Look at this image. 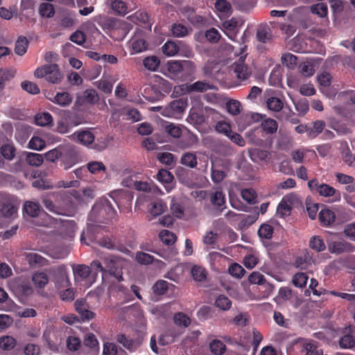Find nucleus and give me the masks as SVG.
I'll list each match as a JSON object with an SVG mask.
<instances>
[{
    "instance_id": "f257e3e1",
    "label": "nucleus",
    "mask_w": 355,
    "mask_h": 355,
    "mask_svg": "<svg viewBox=\"0 0 355 355\" xmlns=\"http://www.w3.org/2000/svg\"><path fill=\"white\" fill-rule=\"evenodd\" d=\"M80 242L87 245L96 243L108 250L115 249L114 242L107 234L106 227L100 225L88 224L87 230L80 235Z\"/></svg>"
},
{
    "instance_id": "f03ea898",
    "label": "nucleus",
    "mask_w": 355,
    "mask_h": 355,
    "mask_svg": "<svg viewBox=\"0 0 355 355\" xmlns=\"http://www.w3.org/2000/svg\"><path fill=\"white\" fill-rule=\"evenodd\" d=\"M327 243L330 253L340 254L355 251V246L341 237L338 233L331 234L327 239Z\"/></svg>"
},
{
    "instance_id": "7ed1b4c3",
    "label": "nucleus",
    "mask_w": 355,
    "mask_h": 355,
    "mask_svg": "<svg viewBox=\"0 0 355 355\" xmlns=\"http://www.w3.org/2000/svg\"><path fill=\"white\" fill-rule=\"evenodd\" d=\"M35 76L37 78H45L46 81L52 84H58L63 78L62 72L56 64H45L37 67L35 71Z\"/></svg>"
},
{
    "instance_id": "20e7f679",
    "label": "nucleus",
    "mask_w": 355,
    "mask_h": 355,
    "mask_svg": "<svg viewBox=\"0 0 355 355\" xmlns=\"http://www.w3.org/2000/svg\"><path fill=\"white\" fill-rule=\"evenodd\" d=\"M310 191L317 192L319 196L325 198H331V202H339L340 193L326 183H320L318 179L314 178L308 182Z\"/></svg>"
},
{
    "instance_id": "39448f33",
    "label": "nucleus",
    "mask_w": 355,
    "mask_h": 355,
    "mask_svg": "<svg viewBox=\"0 0 355 355\" xmlns=\"http://www.w3.org/2000/svg\"><path fill=\"white\" fill-rule=\"evenodd\" d=\"M110 197L116 203L118 208L123 213H129L132 210L133 194L131 191L120 189L111 192Z\"/></svg>"
},
{
    "instance_id": "423d86ee",
    "label": "nucleus",
    "mask_w": 355,
    "mask_h": 355,
    "mask_svg": "<svg viewBox=\"0 0 355 355\" xmlns=\"http://www.w3.org/2000/svg\"><path fill=\"white\" fill-rule=\"evenodd\" d=\"M116 341L126 350L134 352L140 347L144 341V335L141 333H135L132 336L124 334H119L116 336Z\"/></svg>"
},
{
    "instance_id": "0eeeda50",
    "label": "nucleus",
    "mask_w": 355,
    "mask_h": 355,
    "mask_svg": "<svg viewBox=\"0 0 355 355\" xmlns=\"http://www.w3.org/2000/svg\"><path fill=\"white\" fill-rule=\"evenodd\" d=\"M105 272L114 276L119 282L123 281L122 263L116 257L108 256L104 259Z\"/></svg>"
},
{
    "instance_id": "6e6552de",
    "label": "nucleus",
    "mask_w": 355,
    "mask_h": 355,
    "mask_svg": "<svg viewBox=\"0 0 355 355\" xmlns=\"http://www.w3.org/2000/svg\"><path fill=\"white\" fill-rule=\"evenodd\" d=\"M245 55H241L239 60L232 64L230 67L231 71H234L236 78L240 82L248 80L252 76V71L244 62Z\"/></svg>"
},
{
    "instance_id": "1a4fd4ad",
    "label": "nucleus",
    "mask_w": 355,
    "mask_h": 355,
    "mask_svg": "<svg viewBox=\"0 0 355 355\" xmlns=\"http://www.w3.org/2000/svg\"><path fill=\"white\" fill-rule=\"evenodd\" d=\"M187 98L173 100L164 109V112L169 117L178 118L187 107Z\"/></svg>"
},
{
    "instance_id": "9d476101",
    "label": "nucleus",
    "mask_w": 355,
    "mask_h": 355,
    "mask_svg": "<svg viewBox=\"0 0 355 355\" xmlns=\"http://www.w3.org/2000/svg\"><path fill=\"white\" fill-rule=\"evenodd\" d=\"M62 151L65 153H62L61 157V166L64 169L67 170L76 164V151L75 148L71 145L62 146Z\"/></svg>"
},
{
    "instance_id": "9b49d317",
    "label": "nucleus",
    "mask_w": 355,
    "mask_h": 355,
    "mask_svg": "<svg viewBox=\"0 0 355 355\" xmlns=\"http://www.w3.org/2000/svg\"><path fill=\"white\" fill-rule=\"evenodd\" d=\"M296 200L295 194H287L284 196L277 207V215L279 217L285 218L291 214L292 206Z\"/></svg>"
},
{
    "instance_id": "f8f14e48",
    "label": "nucleus",
    "mask_w": 355,
    "mask_h": 355,
    "mask_svg": "<svg viewBox=\"0 0 355 355\" xmlns=\"http://www.w3.org/2000/svg\"><path fill=\"white\" fill-rule=\"evenodd\" d=\"M74 306L76 311L83 322H87L94 318L95 314L89 310V304L85 300L82 298L76 300Z\"/></svg>"
},
{
    "instance_id": "ddd939ff",
    "label": "nucleus",
    "mask_w": 355,
    "mask_h": 355,
    "mask_svg": "<svg viewBox=\"0 0 355 355\" xmlns=\"http://www.w3.org/2000/svg\"><path fill=\"white\" fill-rule=\"evenodd\" d=\"M24 260L31 268L43 267L49 265V260L37 252H25L23 254Z\"/></svg>"
},
{
    "instance_id": "4468645a",
    "label": "nucleus",
    "mask_w": 355,
    "mask_h": 355,
    "mask_svg": "<svg viewBox=\"0 0 355 355\" xmlns=\"http://www.w3.org/2000/svg\"><path fill=\"white\" fill-rule=\"evenodd\" d=\"M35 1L33 0H21L19 8V19L29 20L33 16Z\"/></svg>"
},
{
    "instance_id": "2eb2a0df",
    "label": "nucleus",
    "mask_w": 355,
    "mask_h": 355,
    "mask_svg": "<svg viewBox=\"0 0 355 355\" xmlns=\"http://www.w3.org/2000/svg\"><path fill=\"white\" fill-rule=\"evenodd\" d=\"M56 199V196L54 194H48L42 197V204L44 206L46 211L62 215L64 209L58 205H55L53 200Z\"/></svg>"
},
{
    "instance_id": "dca6fc26",
    "label": "nucleus",
    "mask_w": 355,
    "mask_h": 355,
    "mask_svg": "<svg viewBox=\"0 0 355 355\" xmlns=\"http://www.w3.org/2000/svg\"><path fill=\"white\" fill-rule=\"evenodd\" d=\"M198 137L191 132L183 134L176 142V146L180 149L192 148L198 144Z\"/></svg>"
},
{
    "instance_id": "f3484780",
    "label": "nucleus",
    "mask_w": 355,
    "mask_h": 355,
    "mask_svg": "<svg viewBox=\"0 0 355 355\" xmlns=\"http://www.w3.org/2000/svg\"><path fill=\"white\" fill-rule=\"evenodd\" d=\"M76 138V141L85 146H91L94 141L93 133L88 130H80L72 135Z\"/></svg>"
},
{
    "instance_id": "a211bd4d",
    "label": "nucleus",
    "mask_w": 355,
    "mask_h": 355,
    "mask_svg": "<svg viewBox=\"0 0 355 355\" xmlns=\"http://www.w3.org/2000/svg\"><path fill=\"white\" fill-rule=\"evenodd\" d=\"M298 344L300 347L301 354L311 355L315 351H318V342L307 338H300Z\"/></svg>"
},
{
    "instance_id": "6ab92c4d",
    "label": "nucleus",
    "mask_w": 355,
    "mask_h": 355,
    "mask_svg": "<svg viewBox=\"0 0 355 355\" xmlns=\"http://www.w3.org/2000/svg\"><path fill=\"white\" fill-rule=\"evenodd\" d=\"M187 93L205 92L210 89H215V86L207 81H197L187 86Z\"/></svg>"
},
{
    "instance_id": "aec40b11",
    "label": "nucleus",
    "mask_w": 355,
    "mask_h": 355,
    "mask_svg": "<svg viewBox=\"0 0 355 355\" xmlns=\"http://www.w3.org/2000/svg\"><path fill=\"white\" fill-rule=\"evenodd\" d=\"M184 17L193 24V26H200L205 23V18L197 15L196 10L190 8L183 9Z\"/></svg>"
},
{
    "instance_id": "412c9836",
    "label": "nucleus",
    "mask_w": 355,
    "mask_h": 355,
    "mask_svg": "<svg viewBox=\"0 0 355 355\" xmlns=\"http://www.w3.org/2000/svg\"><path fill=\"white\" fill-rule=\"evenodd\" d=\"M94 21L105 31H109L114 29L116 25L114 19L105 15L94 17Z\"/></svg>"
},
{
    "instance_id": "4be33fe9",
    "label": "nucleus",
    "mask_w": 355,
    "mask_h": 355,
    "mask_svg": "<svg viewBox=\"0 0 355 355\" xmlns=\"http://www.w3.org/2000/svg\"><path fill=\"white\" fill-rule=\"evenodd\" d=\"M326 123L322 120L313 122L312 126L308 125V137L311 139L316 138L325 129Z\"/></svg>"
},
{
    "instance_id": "5701e85b",
    "label": "nucleus",
    "mask_w": 355,
    "mask_h": 355,
    "mask_svg": "<svg viewBox=\"0 0 355 355\" xmlns=\"http://www.w3.org/2000/svg\"><path fill=\"white\" fill-rule=\"evenodd\" d=\"M166 210V203L162 200H157L150 202L148 205V211L154 217L161 215Z\"/></svg>"
},
{
    "instance_id": "b1692460",
    "label": "nucleus",
    "mask_w": 355,
    "mask_h": 355,
    "mask_svg": "<svg viewBox=\"0 0 355 355\" xmlns=\"http://www.w3.org/2000/svg\"><path fill=\"white\" fill-rule=\"evenodd\" d=\"M40 211L41 207L39 202L26 201L24 205V211L29 217H37Z\"/></svg>"
},
{
    "instance_id": "393cba45",
    "label": "nucleus",
    "mask_w": 355,
    "mask_h": 355,
    "mask_svg": "<svg viewBox=\"0 0 355 355\" xmlns=\"http://www.w3.org/2000/svg\"><path fill=\"white\" fill-rule=\"evenodd\" d=\"M52 101L63 107L69 106L72 102V96L67 92L55 94Z\"/></svg>"
},
{
    "instance_id": "a878e982",
    "label": "nucleus",
    "mask_w": 355,
    "mask_h": 355,
    "mask_svg": "<svg viewBox=\"0 0 355 355\" xmlns=\"http://www.w3.org/2000/svg\"><path fill=\"white\" fill-rule=\"evenodd\" d=\"M318 218L322 225L329 226L334 223L336 216L330 209H322L318 214Z\"/></svg>"
},
{
    "instance_id": "bb28decb",
    "label": "nucleus",
    "mask_w": 355,
    "mask_h": 355,
    "mask_svg": "<svg viewBox=\"0 0 355 355\" xmlns=\"http://www.w3.org/2000/svg\"><path fill=\"white\" fill-rule=\"evenodd\" d=\"M313 263V257H311L309 252H306L304 255L296 258L295 265V267L301 270H306Z\"/></svg>"
},
{
    "instance_id": "cd10ccee",
    "label": "nucleus",
    "mask_w": 355,
    "mask_h": 355,
    "mask_svg": "<svg viewBox=\"0 0 355 355\" xmlns=\"http://www.w3.org/2000/svg\"><path fill=\"white\" fill-rule=\"evenodd\" d=\"M32 281L39 288H44L49 283V277L44 272H36L32 276Z\"/></svg>"
},
{
    "instance_id": "c85d7f7f",
    "label": "nucleus",
    "mask_w": 355,
    "mask_h": 355,
    "mask_svg": "<svg viewBox=\"0 0 355 355\" xmlns=\"http://www.w3.org/2000/svg\"><path fill=\"white\" fill-rule=\"evenodd\" d=\"M188 63H183V60L169 61L166 64L167 71L174 76H179L182 67H187Z\"/></svg>"
},
{
    "instance_id": "c756f323",
    "label": "nucleus",
    "mask_w": 355,
    "mask_h": 355,
    "mask_svg": "<svg viewBox=\"0 0 355 355\" xmlns=\"http://www.w3.org/2000/svg\"><path fill=\"white\" fill-rule=\"evenodd\" d=\"M259 217V212L256 209L249 215L241 214L239 224L241 227H248L254 223Z\"/></svg>"
},
{
    "instance_id": "7c9ffc66",
    "label": "nucleus",
    "mask_w": 355,
    "mask_h": 355,
    "mask_svg": "<svg viewBox=\"0 0 355 355\" xmlns=\"http://www.w3.org/2000/svg\"><path fill=\"white\" fill-rule=\"evenodd\" d=\"M309 248L317 252H321L326 250L325 243L321 236H313L309 239Z\"/></svg>"
},
{
    "instance_id": "2f4dec72",
    "label": "nucleus",
    "mask_w": 355,
    "mask_h": 355,
    "mask_svg": "<svg viewBox=\"0 0 355 355\" xmlns=\"http://www.w3.org/2000/svg\"><path fill=\"white\" fill-rule=\"evenodd\" d=\"M180 163L191 168H196L198 164L196 154L191 152L184 153L180 158Z\"/></svg>"
},
{
    "instance_id": "473e14b6",
    "label": "nucleus",
    "mask_w": 355,
    "mask_h": 355,
    "mask_svg": "<svg viewBox=\"0 0 355 355\" xmlns=\"http://www.w3.org/2000/svg\"><path fill=\"white\" fill-rule=\"evenodd\" d=\"M28 46V39L24 36H19L17 41L15 42V53L21 56L26 51Z\"/></svg>"
},
{
    "instance_id": "72a5a7b5",
    "label": "nucleus",
    "mask_w": 355,
    "mask_h": 355,
    "mask_svg": "<svg viewBox=\"0 0 355 355\" xmlns=\"http://www.w3.org/2000/svg\"><path fill=\"white\" fill-rule=\"evenodd\" d=\"M162 51L167 57H172L178 53L179 46L174 42L167 41L162 46Z\"/></svg>"
},
{
    "instance_id": "f704fd0d",
    "label": "nucleus",
    "mask_w": 355,
    "mask_h": 355,
    "mask_svg": "<svg viewBox=\"0 0 355 355\" xmlns=\"http://www.w3.org/2000/svg\"><path fill=\"white\" fill-rule=\"evenodd\" d=\"M174 323L180 327L187 328L191 322V318L182 312L176 313L173 318Z\"/></svg>"
},
{
    "instance_id": "c9c22d12",
    "label": "nucleus",
    "mask_w": 355,
    "mask_h": 355,
    "mask_svg": "<svg viewBox=\"0 0 355 355\" xmlns=\"http://www.w3.org/2000/svg\"><path fill=\"white\" fill-rule=\"evenodd\" d=\"M210 352L216 355L224 354L226 352V345L220 340H214L209 343Z\"/></svg>"
},
{
    "instance_id": "e433bc0d",
    "label": "nucleus",
    "mask_w": 355,
    "mask_h": 355,
    "mask_svg": "<svg viewBox=\"0 0 355 355\" xmlns=\"http://www.w3.org/2000/svg\"><path fill=\"white\" fill-rule=\"evenodd\" d=\"M35 123L37 125H49L53 123V116L49 112H42L35 115Z\"/></svg>"
},
{
    "instance_id": "4c0bfd02",
    "label": "nucleus",
    "mask_w": 355,
    "mask_h": 355,
    "mask_svg": "<svg viewBox=\"0 0 355 355\" xmlns=\"http://www.w3.org/2000/svg\"><path fill=\"white\" fill-rule=\"evenodd\" d=\"M83 344L85 347L92 349L93 351L98 350V340L93 333H88L85 334Z\"/></svg>"
},
{
    "instance_id": "58836bf2",
    "label": "nucleus",
    "mask_w": 355,
    "mask_h": 355,
    "mask_svg": "<svg viewBox=\"0 0 355 355\" xmlns=\"http://www.w3.org/2000/svg\"><path fill=\"white\" fill-rule=\"evenodd\" d=\"M266 106L272 112H280L283 108V102L277 97L271 96L266 100Z\"/></svg>"
},
{
    "instance_id": "ea45409f",
    "label": "nucleus",
    "mask_w": 355,
    "mask_h": 355,
    "mask_svg": "<svg viewBox=\"0 0 355 355\" xmlns=\"http://www.w3.org/2000/svg\"><path fill=\"white\" fill-rule=\"evenodd\" d=\"M172 35L175 37H184L188 35V28L182 24H173L171 27Z\"/></svg>"
},
{
    "instance_id": "a19ab883",
    "label": "nucleus",
    "mask_w": 355,
    "mask_h": 355,
    "mask_svg": "<svg viewBox=\"0 0 355 355\" xmlns=\"http://www.w3.org/2000/svg\"><path fill=\"white\" fill-rule=\"evenodd\" d=\"M261 128L267 134H273L278 129V123L275 119L269 118L261 122Z\"/></svg>"
},
{
    "instance_id": "79ce46f5",
    "label": "nucleus",
    "mask_w": 355,
    "mask_h": 355,
    "mask_svg": "<svg viewBox=\"0 0 355 355\" xmlns=\"http://www.w3.org/2000/svg\"><path fill=\"white\" fill-rule=\"evenodd\" d=\"M210 202L213 205L220 208L225 205V195L221 191H216L211 195Z\"/></svg>"
},
{
    "instance_id": "37998d69",
    "label": "nucleus",
    "mask_w": 355,
    "mask_h": 355,
    "mask_svg": "<svg viewBox=\"0 0 355 355\" xmlns=\"http://www.w3.org/2000/svg\"><path fill=\"white\" fill-rule=\"evenodd\" d=\"M25 160L31 166H39L44 162V157L35 153H28Z\"/></svg>"
},
{
    "instance_id": "c03bdc74",
    "label": "nucleus",
    "mask_w": 355,
    "mask_h": 355,
    "mask_svg": "<svg viewBox=\"0 0 355 355\" xmlns=\"http://www.w3.org/2000/svg\"><path fill=\"white\" fill-rule=\"evenodd\" d=\"M159 237L163 243L166 245H173L176 241V236L174 233H172L170 230H164L159 234Z\"/></svg>"
},
{
    "instance_id": "a18cd8bd",
    "label": "nucleus",
    "mask_w": 355,
    "mask_h": 355,
    "mask_svg": "<svg viewBox=\"0 0 355 355\" xmlns=\"http://www.w3.org/2000/svg\"><path fill=\"white\" fill-rule=\"evenodd\" d=\"M28 146L33 150L40 151L45 148L46 142L44 139H41L40 137L33 136L28 141Z\"/></svg>"
},
{
    "instance_id": "49530a36",
    "label": "nucleus",
    "mask_w": 355,
    "mask_h": 355,
    "mask_svg": "<svg viewBox=\"0 0 355 355\" xmlns=\"http://www.w3.org/2000/svg\"><path fill=\"white\" fill-rule=\"evenodd\" d=\"M171 211L174 216L178 218H182L184 216V207L180 202L177 201L175 198H171Z\"/></svg>"
},
{
    "instance_id": "de8ad7c7",
    "label": "nucleus",
    "mask_w": 355,
    "mask_h": 355,
    "mask_svg": "<svg viewBox=\"0 0 355 355\" xmlns=\"http://www.w3.org/2000/svg\"><path fill=\"white\" fill-rule=\"evenodd\" d=\"M191 275L194 280L201 282L206 279L207 272L203 267L193 266L191 269Z\"/></svg>"
},
{
    "instance_id": "09e8293b",
    "label": "nucleus",
    "mask_w": 355,
    "mask_h": 355,
    "mask_svg": "<svg viewBox=\"0 0 355 355\" xmlns=\"http://www.w3.org/2000/svg\"><path fill=\"white\" fill-rule=\"evenodd\" d=\"M165 132L168 135L175 139H179L182 135V130L178 125L169 123L165 126Z\"/></svg>"
},
{
    "instance_id": "8fccbe9b",
    "label": "nucleus",
    "mask_w": 355,
    "mask_h": 355,
    "mask_svg": "<svg viewBox=\"0 0 355 355\" xmlns=\"http://www.w3.org/2000/svg\"><path fill=\"white\" fill-rule=\"evenodd\" d=\"M241 198L250 205L255 204L257 193L252 188L244 189L241 191Z\"/></svg>"
},
{
    "instance_id": "3c124183",
    "label": "nucleus",
    "mask_w": 355,
    "mask_h": 355,
    "mask_svg": "<svg viewBox=\"0 0 355 355\" xmlns=\"http://www.w3.org/2000/svg\"><path fill=\"white\" fill-rule=\"evenodd\" d=\"M355 345V340L352 334H345L340 337L339 346L343 349H352Z\"/></svg>"
},
{
    "instance_id": "603ef678",
    "label": "nucleus",
    "mask_w": 355,
    "mask_h": 355,
    "mask_svg": "<svg viewBox=\"0 0 355 355\" xmlns=\"http://www.w3.org/2000/svg\"><path fill=\"white\" fill-rule=\"evenodd\" d=\"M100 213L101 214L106 213L105 220H110L114 217L116 211L113 207L111 205L110 202L107 200H105L104 203L102 204Z\"/></svg>"
},
{
    "instance_id": "864d4df0",
    "label": "nucleus",
    "mask_w": 355,
    "mask_h": 355,
    "mask_svg": "<svg viewBox=\"0 0 355 355\" xmlns=\"http://www.w3.org/2000/svg\"><path fill=\"white\" fill-rule=\"evenodd\" d=\"M62 146L55 147L53 150H51L44 154V157L46 161L49 162H53L58 158H60L62 153L64 151H62Z\"/></svg>"
},
{
    "instance_id": "5fc2aeb1",
    "label": "nucleus",
    "mask_w": 355,
    "mask_h": 355,
    "mask_svg": "<svg viewBox=\"0 0 355 355\" xmlns=\"http://www.w3.org/2000/svg\"><path fill=\"white\" fill-rule=\"evenodd\" d=\"M170 284L165 280H158L153 286V293L157 295H162L166 293Z\"/></svg>"
},
{
    "instance_id": "6e6d98bb",
    "label": "nucleus",
    "mask_w": 355,
    "mask_h": 355,
    "mask_svg": "<svg viewBox=\"0 0 355 355\" xmlns=\"http://www.w3.org/2000/svg\"><path fill=\"white\" fill-rule=\"evenodd\" d=\"M241 105L237 100H228L226 103L227 112L231 115L239 114Z\"/></svg>"
},
{
    "instance_id": "4d7b16f0",
    "label": "nucleus",
    "mask_w": 355,
    "mask_h": 355,
    "mask_svg": "<svg viewBox=\"0 0 355 355\" xmlns=\"http://www.w3.org/2000/svg\"><path fill=\"white\" fill-rule=\"evenodd\" d=\"M16 341L15 338L10 336H2L0 338V347L2 349L9 351L15 347Z\"/></svg>"
},
{
    "instance_id": "13d9d810",
    "label": "nucleus",
    "mask_w": 355,
    "mask_h": 355,
    "mask_svg": "<svg viewBox=\"0 0 355 355\" xmlns=\"http://www.w3.org/2000/svg\"><path fill=\"white\" fill-rule=\"evenodd\" d=\"M159 65V60L156 56H148L144 60V66L149 71H156Z\"/></svg>"
},
{
    "instance_id": "bf43d9fd",
    "label": "nucleus",
    "mask_w": 355,
    "mask_h": 355,
    "mask_svg": "<svg viewBox=\"0 0 355 355\" xmlns=\"http://www.w3.org/2000/svg\"><path fill=\"white\" fill-rule=\"evenodd\" d=\"M39 11L43 17H53L55 13L53 6L49 3H42Z\"/></svg>"
},
{
    "instance_id": "052dcab7",
    "label": "nucleus",
    "mask_w": 355,
    "mask_h": 355,
    "mask_svg": "<svg viewBox=\"0 0 355 355\" xmlns=\"http://www.w3.org/2000/svg\"><path fill=\"white\" fill-rule=\"evenodd\" d=\"M273 232L274 228L270 224L264 223L258 230V235L261 239H271Z\"/></svg>"
},
{
    "instance_id": "680f3d73",
    "label": "nucleus",
    "mask_w": 355,
    "mask_h": 355,
    "mask_svg": "<svg viewBox=\"0 0 355 355\" xmlns=\"http://www.w3.org/2000/svg\"><path fill=\"white\" fill-rule=\"evenodd\" d=\"M308 279L309 277L305 273L298 272L293 277L292 282L295 286L302 288L306 286Z\"/></svg>"
},
{
    "instance_id": "e2e57ef3",
    "label": "nucleus",
    "mask_w": 355,
    "mask_h": 355,
    "mask_svg": "<svg viewBox=\"0 0 355 355\" xmlns=\"http://www.w3.org/2000/svg\"><path fill=\"white\" fill-rule=\"evenodd\" d=\"M339 263L341 266L351 270H355V256L354 255H348L347 257H343L340 258Z\"/></svg>"
},
{
    "instance_id": "0e129e2a",
    "label": "nucleus",
    "mask_w": 355,
    "mask_h": 355,
    "mask_svg": "<svg viewBox=\"0 0 355 355\" xmlns=\"http://www.w3.org/2000/svg\"><path fill=\"white\" fill-rule=\"evenodd\" d=\"M1 154L3 158L12 160L15 155V148L9 144L3 145L1 147Z\"/></svg>"
},
{
    "instance_id": "69168bd1",
    "label": "nucleus",
    "mask_w": 355,
    "mask_h": 355,
    "mask_svg": "<svg viewBox=\"0 0 355 355\" xmlns=\"http://www.w3.org/2000/svg\"><path fill=\"white\" fill-rule=\"evenodd\" d=\"M157 178L158 181L166 184H169L174 180V176L166 169L159 170Z\"/></svg>"
},
{
    "instance_id": "338daca9",
    "label": "nucleus",
    "mask_w": 355,
    "mask_h": 355,
    "mask_svg": "<svg viewBox=\"0 0 355 355\" xmlns=\"http://www.w3.org/2000/svg\"><path fill=\"white\" fill-rule=\"evenodd\" d=\"M215 305L223 311H227L230 309L232 302L227 296L220 295L215 300Z\"/></svg>"
},
{
    "instance_id": "774afa93",
    "label": "nucleus",
    "mask_w": 355,
    "mask_h": 355,
    "mask_svg": "<svg viewBox=\"0 0 355 355\" xmlns=\"http://www.w3.org/2000/svg\"><path fill=\"white\" fill-rule=\"evenodd\" d=\"M250 158L252 160L255 161L256 159H259L261 161H264L268 157V152L260 149H252L248 151Z\"/></svg>"
}]
</instances>
